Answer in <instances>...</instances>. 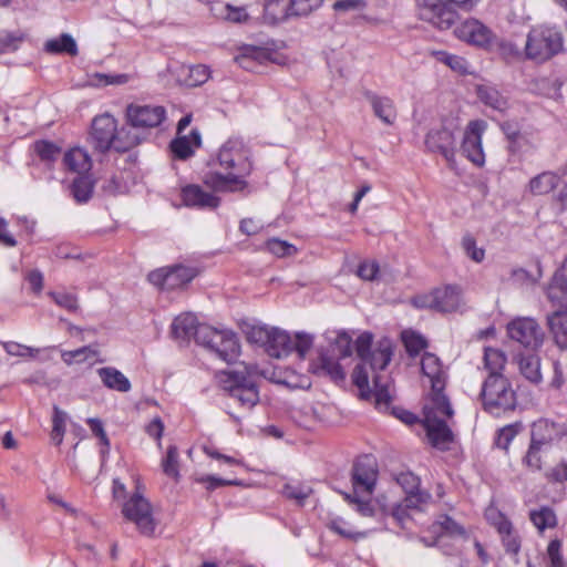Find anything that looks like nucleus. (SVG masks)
I'll list each match as a JSON object with an SVG mask.
<instances>
[{
  "instance_id": "33",
  "label": "nucleus",
  "mask_w": 567,
  "mask_h": 567,
  "mask_svg": "<svg viewBox=\"0 0 567 567\" xmlns=\"http://www.w3.org/2000/svg\"><path fill=\"white\" fill-rule=\"evenodd\" d=\"M44 51L50 54H68L70 56H75L79 53L78 44L69 33L47 40Z\"/></svg>"
},
{
  "instance_id": "56",
  "label": "nucleus",
  "mask_w": 567,
  "mask_h": 567,
  "mask_svg": "<svg viewBox=\"0 0 567 567\" xmlns=\"http://www.w3.org/2000/svg\"><path fill=\"white\" fill-rule=\"evenodd\" d=\"M522 427L520 423H514L501 429L495 441L497 447L508 450L511 442L519 433Z\"/></svg>"
},
{
  "instance_id": "4",
  "label": "nucleus",
  "mask_w": 567,
  "mask_h": 567,
  "mask_svg": "<svg viewBox=\"0 0 567 567\" xmlns=\"http://www.w3.org/2000/svg\"><path fill=\"white\" fill-rule=\"evenodd\" d=\"M216 377L223 391L241 408L250 410L259 402V391L250 368L220 371Z\"/></svg>"
},
{
  "instance_id": "43",
  "label": "nucleus",
  "mask_w": 567,
  "mask_h": 567,
  "mask_svg": "<svg viewBox=\"0 0 567 567\" xmlns=\"http://www.w3.org/2000/svg\"><path fill=\"white\" fill-rule=\"evenodd\" d=\"M328 527H329V529H331L336 534L340 535L341 537H344V538H348L351 540L362 539L367 536V533H364V532L354 530L353 527L341 517L332 518L328 523Z\"/></svg>"
},
{
  "instance_id": "50",
  "label": "nucleus",
  "mask_w": 567,
  "mask_h": 567,
  "mask_svg": "<svg viewBox=\"0 0 567 567\" xmlns=\"http://www.w3.org/2000/svg\"><path fill=\"white\" fill-rule=\"evenodd\" d=\"M311 493V487L302 484H286L282 487V495L296 501L298 505H302Z\"/></svg>"
},
{
  "instance_id": "28",
  "label": "nucleus",
  "mask_w": 567,
  "mask_h": 567,
  "mask_svg": "<svg viewBox=\"0 0 567 567\" xmlns=\"http://www.w3.org/2000/svg\"><path fill=\"white\" fill-rule=\"evenodd\" d=\"M384 499H385V497H383V496L378 498V504L381 508V512L384 515L391 516L394 519V522L402 529L408 528V524L411 520V515H410L409 511H411V509L421 511L422 509V506H406L408 502H406L405 497L402 502L394 503L392 505H386L383 502Z\"/></svg>"
},
{
  "instance_id": "52",
  "label": "nucleus",
  "mask_w": 567,
  "mask_h": 567,
  "mask_svg": "<svg viewBox=\"0 0 567 567\" xmlns=\"http://www.w3.org/2000/svg\"><path fill=\"white\" fill-rule=\"evenodd\" d=\"M49 296L61 308L70 312H75L79 309V300L76 295L66 291H50Z\"/></svg>"
},
{
  "instance_id": "62",
  "label": "nucleus",
  "mask_w": 567,
  "mask_h": 567,
  "mask_svg": "<svg viewBox=\"0 0 567 567\" xmlns=\"http://www.w3.org/2000/svg\"><path fill=\"white\" fill-rule=\"evenodd\" d=\"M373 341V336L370 332L361 333L355 341V351L358 357L364 361L368 360L371 351V346Z\"/></svg>"
},
{
  "instance_id": "1",
  "label": "nucleus",
  "mask_w": 567,
  "mask_h": 567,
  "mask_svg": "<svg viewBox=\"0 0 567 567\" xmlns=\"http://www.w3.org/2000/svg\"><path fill=\"white\" fill-rule=\"evenodd\" d=\"M421 369L423 374L430 379L432 389L431 399L423 408V424L432 446L445 451L454 440L453 432L446 423L449 419H452L454 411L443 393L445 373L440 359L429 352L422 357Z\"/></svg>"
},
{
  "instance_id": "18",
  "label": "nucleus",
  "mask_w": 567,
  "mask_h": 567,
  "mask_svg": "<svg viewBox=\"0 0 567 567\" xmlns=\"http://www.w3.org/2000/svg\"><path fill=\"white\" fill-rule=\"evenodd\" d=\"M455 35L470 44L487 48L495 39L493 31L476 19L463 21L454 30Z\"/></svg>"
},
{
  "instance_id": "2",
  "label": "nucleus",
  "mask_w": 567,
  "mask_h": 567,
  "mask_svg": "<svg viewBox=\"0 0 567 567\" xmlns=\"http://www.w3.org/2000/svg\"><path fill=\"white\" fill-rule=\"evenodd\" d=\"M248 151L245 150L244 144L239 140L227 141L218 153V162L225 168H233L237 174L229 173L223 175L220 173L208 172L204 176V183L218 192H234L243 189L246 183L241 179L243 176L248 175L251 165L248 161Z\"/></svg>"
},
{
  "instance_id": "46",
  "label": "nucleus",
  "mask_w": 567,
  "mask_h": 567,
  "mask_svg": "<svg viewBox=\"0 0 567 567\" xmlns=\"http://www.w3.org/2000/svg\"><path fill=\"white\" fill-rule=\"evenodd\" d=\"M434 532L440 530V536H465V529L450 516H442L440 520L433 524Z\"/></svg>"
},
{
  "instance_id": "40",
  "label": "nucleus",
  "mask_w": 567,
  "mask_h": 567,
  "mask_svg": "<svg viewBox=\"0 0 567 567\" xmlns=\"http://www.w3.org/2000/svg\"><path fill=\"white\" fill-rule=\"evenodd\" d=\"M549 452L550 449L530 442L522 462L533 472L540 471L543 468L544 458Z\"/></svg>"
},
{
  "instance_id": "54",
  "label": "nucleus",
  "mask_w": 567,
  "mask_h": 567,
  "mask_svg": "<svg viewBox=\"0 0 567 567\" xmlns=\"http://www.w3.org/2000/svg\"><path fill=\"white\" fill-rule=\"evenodd\" d=\"M266 247L269 252L280 258L289 257L297 252V248L292 244L278 238L269 239L266 243Z\"/></svg>"
},
{
  "instance_id": "55",
  "label": "nucleus",
  "mask_w": 567,
  "mask_h": 567,
  "mask_svg": "<svg viewBox=\"0 0 567 567\" xmlns=\"http://www.w3.org/2000/svg\"><path fill=\"white\" fill-rule=\"evenodd\" d=\"M33 148H34V152L37 153V155L42 161H45V162L54 161L61 152L59 146H56L54 143L49 142V141H38L34 143Z\"/></svg>"
},
{
  "instance_id": "64",
  "label": "nucleus",
  "mask_w": 567,
  "mask_h": 567,
  "mask_svg": "<svg viewBox=\"0 0 567 567\" xmlns=\"http://www.w3.org/2000/svg\"><path fill=\"white\" fill-rule=\"evenodd\" d=\"M270 332L271 328L251 327V329L247 332V340L251 343L261 344L266 348L269 341Z\"/></svg>"
},
{
  "instance_id": "58",
  "label": "nucleus",
  "mask_w": 567,
  "mask_h": 567,
  "mask_svg": "<svg viewBox=\"0 0 567 567\" xmlns=\"http://www.w3.org/2000/svg\"><path fill=\"white\" fill-rule=\"evenodd\" d=\"M563 543L560 539H553L547 546V556L550 561V567H566L561 555Z\"/></svg>"
},
{
  "instance_id": "35",
  "label": "nucleus",
  "mask_w": 567,
  "mask_h": 567,
  "mask_svg": "<svg viewBox=\"0 0 567 567\" xmlns=\"http://www.w3.org/2000/svg\"><path fill=\"white\" fill-rule=\"evenodd\" d=\"M64 165L68 169L83 175L91 169V159L86 151L76 147L65 153L63 158Z\"/></svg>"
},
{
  "instance_id": "34",
  "label": "nucleus",
  "mask_w": 567,
  "mask_h": 567,
  "mask_svg": "<svg viewBox=\"0 0 567 567\" xmlns=\"http://www.w3.org/2000/svg\"><path fill=\"white\" fill-rule=\"evenodd\" d=\"M559 183V176L554 172H543L529 181L528 188L533 195L549 194Z\"/></svg>"
},
{
  "instance_id": "15",
  "label": "nucleus",
  "mask_w": 567,
  "mask_h": 567,
  "mask_svg": "<svg viewBox=\"0 0 567 567\" xmlns=\"http://www.w3.org/2000/svg\"><path fill=\"white\" fill-rule=\"evenodd\" d=\"M116 120L110 114L94 117L91 126L90 143L100 153L113 150L116 137Z\"/></svg>"
},
{
  "instance_id": "9",
  "label": "nucleus",
  "mask_w": 567,
  "mask_h": 567,
  "mask_svg": "<svg viewBox=\"0 0 567 567\" xmlns=\"http://www.w3.org/2000/svg\"><path fill=\"white\" fill-rule=\"evenodd\" d=\"M353 383L358 386L360 391V398L364 400H369L372 396L375 399V406L380 411H386L390 408V403L392 396L390 394L388 383L382 382L381 375H374V392L370 389L369 385V374L365 370L364 364H358L352 373Z\"/></svg>"
},
{
  "instance_id": "36",
  "label": "nucleus",
  "mask_w": 567,
  "mask_h": 567,
  "mask_svg": "<svg viewBox=\"0 0 567 567\" xmlns=\"http://www.w3.org/2000/svg\"><path fill=\"white\" fill-rule=\"evenodd\" d=\"M529 519L539 534H543L547 528H555L558 524L557 515L549 506L532 509L529 512Z\"/></svg>"
},
{
  "instance_id": "32",
  "label": "nucleus",
  "mask_w": 567,
  "mask_h": 567,
  "mask_svg": "<svg viewBox=\"0 0 567 567\" xmlns=\"http://www.w3.org/2000/svg\"><path fill=\"white\" fill-rule=\"evenodd\" d=\"M476 94L484 105L493 110L504 112L508 107V99L491 84L477 85Z\"/></svg>"
},
{
  "instance_id": "22",
  "label": "nucleus",
  "mask_w": 567,
  "mask_h": 567,
  "mask_svg": "<svg viewBox=\"0 0 567 567\" xmlns=\"http://www.w3.org/2000/svg\"><path fill=\"white\" fill-rule=\"evenodd\" d=\"M309 370L313 374L327 377L336 383L342 382L346 378V373L339 362L327 353H320L318 359L310 363Z\"/></svg>"
},
{
  "instance_id": "13",
  "label": "nucleus",
  "mask_w": 567,
  "mask_h": 567,
  "mask_svg": "<svg viewBox=\"0 0 567 567\" xmlns=\"http://www.w3.org/2000/svg\"><path fill=\"white\" fill-rule=\"evenodd\" d=\"M509 338L523 347L536 350L544 342V332L539 324L532 318H518L507 326Z\"/></svg>"
},
{
  "instance_id": "57",
  "label": "nucleus",
  "mask_w": 567,
  "mask_h": 567,
  "mask_svg": "<svg viewBox=\"0 0 567 567\" xmlns=\"http://www.w3.org/2000/svg\"><path fill=\"white\" fill-rule=\"evenodd\" d=\"M486 518L497 529L498 534L507 533L513 526L512 522L503 513L495 509L487 511Z\"/></svg>"
},
{
  "instance_id": "7",
  "label": "nucleus",
  "mask_w": 567,
  "mask_h": 567,
  "mask_svg": "<svg viewBox=\"0 0 567 567\" xmlns=\"http://www.w3.org/2000/svg\"><path fill=\"white\" fill-rule=\"evenodd\" d=\"M313 346V337L306 332H297L291 337L287 331L271 328L266 351L270 357L280 359L296 352L300 359H305Z\"/></svg>"
},
{
  "instance_id": "12",
  "label": "nucleus",
  "mask_w": 567,
  "mask_h": 567,
  "mask_svg": "<svg viewBox=\"0 0 567 567\" xmlns=\"http://www.w3.org/2000/svg\"><path fill=\"white\" fill-rule=\"evenodd\" d=\"M196 277V270L183 265L159 268L148 274V281L163 289L174 290L186 286Z\"/></svg>"
},
{
  "instance_id": "37",
  "label": "nucleus",
  "mask_w": 567,
  "mask_h": 567,
  "mask_svg": "<svg viewBox=\"0 0 567 567\" xmlns=\"http://www.w3.org/2000/svg\"><path fill=\"white\" fill-rule=\"evenodd\" d=\"M518 367L526 380L534 384L542 382L540 359L536 354L519 355Z\"/></svg>"
},
{
  "instance_id": "14",
  "label": "nucleus",
  "mask_w": 567,
  "mask_h": 567,
  "mask_svg": "<svg viewBox=\"0 0 567 567\" xmlns=\"http://www.w3.org/2000/svg\"><path fill=\"white\" fill-rule=\"evenodd\" d=\"M485 128L486 123L484 121H471L466 126L461 144L462 154L478 167L485 163V154L482 146V135Z\"/></svg>"
},
{
  "instance_id": "21",
  "label": "nucleus",
  "mask_w": 567,
  "mask_h": 567,
  "mask_svg": "<svg viewBox=\"0 0 567 567\" xmlns=\"http://www.w3.org/2000/svg\"><path fill=\"white\" fill-rule=\"evenodd\" d=\"M395 480L405 493L406 506H423L431 499L429 493L420 491V478L412 472H402Z\"/></svg>"
},
{
  "instance_id": "11",
  "label": "nucleus",
  "mask_w": 567,
  "mask_h": 567,
  "mask_svg": "<svg viewBox=\"0 0 567 567\" xmlns=\"http://www.w3.org/2000/svg\"><path fill=\"white\" fill-rule=\"evenodd\" d=\"M123 515L130 522H133L138 530L151 536L155 530V522L152 515L151 504L138 492L134 493L123 506Z\"/></svg>"
},
{
  "instance_id": "10",
  "label": "nucleus",
  "mask_w": 567,
  "mask_h": 567,
  "mask_svg": "<svg viewBox=\"0 0 567 567\" xmlns=\"http://www.w3.org/2000/svg\"><path fill=\"white\" fill-rule=\"evenodd\" d=\"M416 308H430L439 312H453L461 306V292L456 286L436 288L426 295L416 296L412 300Z\"/></svg>"
},
{
  "instance_id": "51",
  "label": "nucleus",
  "mask_w": 567,
  "mask_h": 567,
  "mask_svg": "<svg viewBox=\"0 0 567 567\" xmlns=\"http://www.w3.org/2000/svg\"><path fill=\"white\" fill-rule=\"evenodd\" d=\"M162 467L167 476H171L175 480L179 477L178 449L175 445L168 446L166 457L162 462Z\"/></svg>"
},
{
  "instance_id": "6",
  "label": "nucleus",
  "mask_w": 567,
  "mask_h": 567,
  "mask_svg": "<svg viewBox=\"0 0 567 567\" xmlns=\"http://www.w3.org/2000/svg\"><path fill=\"white\" fill-rule=\"evenodd\" d=\"M197 333V343L207 348L223 361L231 363L239 357L240 346L233 331L203 326Z\"/></svg>"
},
{
  "instance_id": "59",
  "label": "nucleus",
  "mask_w": 567,
  "mask_h": 567,
  "mask_svg": "<svg viewBox=\"0 0 567 567\" xmlns=\"http://www.w3.org/2000/svg\"><path fill=\"white\" fill-rule=\"evenodd\" d=\"M499 535L506 553L517 556L520 550V538L514 532L513 527L509 528L507 533H502Z\"/></svg>"
},
{
  "instance_id": "31",
  "label": "nucleus",
  "mask_w": 567,
  "mask_h": 567,
  "mask_svg": "<svg viewBox=\"0 0 567 567\" xmlns=\"http://www.w3.org/2000/svg\"><path fill=\"white\" fill-rule=\"evenodd\" d=\"M96 373L103 385L110 390L126 393L132 388L130 380L113 367L100 368L96 370Z\"/></svg>"
},
{
  "instance_id": "49",
  "label": "nucleus",
  "mask_w": 567,
  "mask_h": 567,
  "mask_svg": "<svg viewBox=\"0 0 567 567\" xmlns=\"http://www.w3.org/2000/svg\"><path fill=\"white\" fill-rule=\"evenodd\" d=\"M402 341L411 357L417 355L426 347V340L414 331H403Z\"/></svg>"
},
{
  "instance_id": "26",
  "label": "nucleus",
  "mask_w": 567,
  "mask_h": 567,
  "mask_svg": "<svg viewBox=\"0 0 567 567\" xmlns=\"http://www.w3.org/2000/svg\"><path fill=\"white\" fill-rule=\"evenodd\" d=\"M183 202L186 206L198 208H216L219 199L210 193L204 192L198 185H188L182 190Z\"/></svg>"
},
{
  "instance_id": "16",
  "label": "nucleus",
  "mask_w": 567,
  "mask_h": 567,
  "mask_svg": "<svg viewBox=\"0 0 567 567\" xmlns=\"http://www.w3.org/2000/svg\"><path fill=\"white\" fill-rule=\"evenodd\" d=\"M378 477L375 460L370 455L360 456L352 468L353 493L372 494Z\"/></svg>"
},
{
  "instance_id": "53",
  "label": "nucleus",
  "mask_w": 567,
  "mask_h": 567,
  "mask_svg": "<svg viewBox=\"0 0 567 567\" xmlns=\"http://www.w3.org/2000/svg\"><path fill=\"white\" fill-rule=\"evenodd\" d=\"M323 0H290V10L292 17L308 16L320 8Z\"/></svg>"
},
{
  "instance_id": "30",
  "label": "nucleus",
  "mask_w": 567,
  "mask_h": 567,
  "mask_svg": "<svg viewBox=\"0 0 567 567\" xmlns=\"http://www.w3.org/2000/svg\"><path fill=\"white\" fill-rule=\"evenodd\" d=\"M547 324L555 343L560 349L567 348V308L558 309L547 316Z\"/></svg>"
},
{
  "instance_id": "17",
  "label": "nucleus",
  "mask_w": 567,
  "mask_h": 567,
  "mask_svg": "<svg viewBox=\"0 0 567 567\" xmlns=\"http://www.w3.org/2000/svg\"><path fill=\"white\" fill-rule=\"evenodd\" d=\"M166 111L159 105H138L127 106V121L133 127L152 128L158 126L165 120Z\"/></svg>"
},
{
  "instance_id": "63",
  "label": "nucleus",
  "mask_w": 567,
  "mask_h": 567,
  "mask_svg": "<svg viewBox=\"0 0 567 567\" xmlns=\"http://www.w3.org/2000/svg\"><path fill=\"white\" fill-rule=\"evenodd\" d=\"M462 246L466 255L474 261L481 262L484 259V249L476 247V241L472 236H464L462 240Z\"/></svg>"
},
{
  "instance_id": "44",
  "label": "nucleus",
  "mask_w": 567,
  "mask_h": 567,
  "mask_svg": "<svg viewBox=\"0 0 567 567\" xmlns=\"http://www.w3.org/2000/svg\"><path fill=\"white\" fill-rule=\"evenodd\" d=\"M435 55L440 62L446 64L454 72L461 75L470 73L468 62L463 56L451 54L445 51L436 52Z\"/></svg>"
},
{
  "instance_id": "3",
  "label": "nucleus",
  "mask_w": 567,
  "mask_h": 567,
  "mask_svg": "<svg viewBox=\"0 0 567 567\" xmlns=\"http://www.w3.org/2000/svg\"><path fill=\"white\" fill-rule=\"evenodd\" d=\"M564 47V35L556 25L540 24L533 27L526 38L524 59L537 63L548 61Z\"/></svg>"
},
{
  "instance_id": "27",
  "label": "nucleus",
  "mask_w": 567,
  "mask_h": 567,
  "mask_svg": "<svg viewBox=\"0 0 567 567\" xmlns=\"http://www.w3.org/2000/svg\"><path fill=\"white\" fill-rule=\"evenodd\" d=\"M393 355V344L389 338H382L378 341L375 348L369 354L368 360L363 363H369L372 371H383L390 363Z\"/></svg>"
},
{
  "instance_id": "45",
  "label": "nucleus",
  "mask_w": 567,
  "mask_h": 567,
  "mask_svg": "<svg viewBox=\"0 0 567 567\" xmlns=\"http://www.w3.org/2000/svg\"><path fill=\"white\" fill-rule=\"evenodd\" d=\"M266 52L264 49L258 47L247 45L241 49V53L236 56V61L239 65L246 70H251L255 61L264 59Z\"/></svg>"
},
{
  "instance_id": "20",
  "label": "nucleus",
  "mask_w": 567,
  "mask_h": 567,
  "mask_svg": "<svg viewBox=\"0 0 567 567\" xmlns=\"http://www.w3.org/2000/svg\"><path fill=\"white\" fill-rule=\"evenodd\" d=\"M422 16L441 30L451 28L458 18L456 10L453 8V2L447 1L431 3L423 9Z\"/></svg>"
},
{
  "instance_id": "41",
  "label": "nucleus",
  "mask_w": 567,
  "mask_h": 567,
  "mask_svg": "<svg viewBox=\"0 0 567 567\" xmlns=\"http://www.w3.org/2000/svg\"><path fill=\"white\" fill-rule=\"evenodd\" d=\"M506 355L498 349L485 348L484 367L488 371V375H503L506 364Z\"/></svg>"
},
{
  "instance_id": "19",
  "label": "nucleus",
  "mask_w": 567,
  "mask_h": 567,
  "mask_svg": "<svg viewBox=\"0 0 567 567\" xmlns=\"http://www.w3.org/2000/svg\"><path fill=\"white\" fill-rule=\"evenodd\" d=\"M566 434L564 425L540 419L532 424L530 442L551 450Z\"/></svg>"
},
{
  "instance_id": "29",
  "label": "nucleus",
  "mask_w": 567,
  "mask_h": 567,
  "mask_svg": "<svg viewBox=\"0 0 567 567\" xmlns=\"http://www.w3.org/2000/svg\"><path fill=\"white\" fill-rule=\"evenodd\" d=\"M364 96L370 102L377 117L388 125L394 122L396 112L391 99L386 96H379L370 91H367Z\"/></svg>"
},
{
  "instance_id": "8",
  "label": "nucleus",
  "mask_w": 567,
  "mask_h": 567,
  "mask_svg": "<svg viewBox=\"0 0 567 567\" xmlns=\"http://www.w3.org/2000/svg\"><path fill=\"white\" fill-rule=\"evenodd\" d=\"M457 126L453 123L432 128L425 136V146L432 153L441 154L451 168L455 165Z\"/></svg>"
},
{
  "instance_id": "24",
  "label": "nucleus",
  "mask_w": 567,
  "mask_h": 567,
  "mask_svg": "<svg viewBox=\"0 0 567 567\" xmlns=\"http://www.w3.org/2000/svg\"><path fill=\"white\" fill-rule=\"evenodd\" d=\"M202 137L198 130L193 128L189 135H177L169 144L171 151L178 159H186L194 154L195 148L200 147Z\"/></svg>"
},
{
  "instance_id": "39",
  "label": "nucleus",
  "mask_w": 567,
  "mask_h": 567,
  "mask_svg": "<svg viewBox=\"0 0 567 567\" xmlns=\"http://www.w3.org/2000/svg\"><path fill=\"white\" fill-rule=\"evenodd\" d=\"M133 126L116 128V137L114 140L113 150L118 153H124L141 143V137L134 132Z\"/></svg>"
},
{
  "instance_id": "61",
  "label": "nucleus",
  "mask_w": 567,
  "mask_h": 567,
  "mask_svg": "<svg viewBox=\"0 0 567 567\" xmlns=\"http://www.w3.org/2000/svg\"><path fill=\"white\" fill-rule=\"evenodd\" d=\"M86 423L90 425V429L93 432V434L100 439L101 444L104 446V449L101 451L102 456H104L105 454L109 453L110 441L104 431L102 422L99 419L90 417L87 419Z\"/></svg>"
},
{
  "instance_id": "38",
  "label": "nucleus",
  "mask_w": 567,
  "mask_h": 567,
  "mask_svg": "<svg viewBox=\"0 0 567 567\" xmlns=\"http://www.w3.org/2000/svg\"><path fill=\"white\" fill-rule=\"evenodd\" d=\"M265 18L272 23H278L292 17L290 10V0H269L266 2Z\"/></svg>"
},
{
  "instance_id": "47",
  "label": "nucleus",
  "mask_w": 567,
  "mask_h": 567,
  "mask_svg": "<svg viewBox=\"0 0 567 567\" xmlns=\"http://www.w3.org/2000/svg\"><path fill=\"white\" fill-rule=\"evenodd\" d=\"M99 353L92 346H85L72 351H62L61 358L68 365L74 362L81 363L91 357H95Z\"/></svg>"
},
{
  "instance_id": "23",
  "label": "nucleus",
  "mask_w": 567,
  "mask_h": 567,
  "mask_svg": "<svg viewBox=\"0 0 567 567\" xmlns=\"http://www.w3.org/2000/svg\"><path fill=\"white\" fill-rule=\"evenodd\" d=\"M203 326L193 313H182L172 323V336L181 341H189L194 338L197 342V332Z\"/></svg>"
},
{
  "instance_id": "25",
  "label": "nucleus",
  "mask_w": 567,
  "mask_h": 567,
  "mask_svg": "<svg viewBox=\"0 0 567 567\" xmlns=\"http://www.w3.org/2000/svg\"><path fill=\"white\" fill-rule=\"evenodd\" d=\"M546 293L554 305L567 303V258L554 274Z\"/></svg>"
},
{
  "instance_id": "60",
  "label": "nucleus",
  "mask_w": 567,
  "mask_h": 567,
  "mask_svg": "<svg viewBox=\"0 0 567 567\" xmlns=\"http://www.w3.org/2000/svg\"><path fill=\"white\" fill-rule=\"evenodd\" d=\"M339 358H348L352 354V338L347 332H339L333 343Z\"/></svg>"
},
{
  "instance_id": "5",
  "label": "nucleus",
  "mask_w": 567,
  "mask_h": 567,
  "mask_svg": "<svg viewBox=\"0 0 567 567\" xmlns=\"http://www.w3.org/2000/svg\"><path fill=\"white\" fill-rule=\"evenodd\" d=\"M480 398L483 409L495 416L513 411L517 404L516 392L504 375H488L482 385Z\"/></svg>"
},
{
  "instance_id": "48",
  "label": "nucleus",
  "mask_w": 567,
  "mask_h": 567,
  "mask_svg": "<svg viewBox=\"0 0 567 567\" xmlns=\"http://www.w3.org/2000/svg\"><path fill=\"white\" fill-rule=\"evenodd\" d=\"M186 71L187 75L184 81L188 86H199L207 82L210 76L208 66L204 64L188 66Z\"/></svg>"
},
{
  "instance_id": "42",
  "label": "nucleus",
  "mask_w": 567,
  "mask_h": 567,
  "mask_svg": "<svg viewBox=\"0 0 567 567\" xmlns=\"http://www.w3.org/2000/svg\"><path fill=\"white\" fill-rule=\"evenodd\" d=\"M71 192L78 203H85L92 196L93 183L89 176L79 175L72 183Z\"/></svg>"
}]
</instances>
